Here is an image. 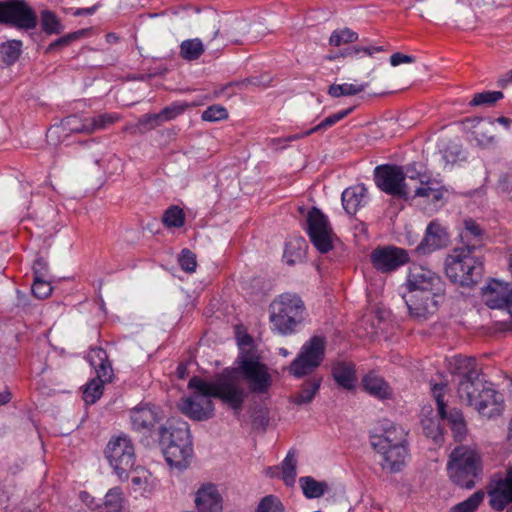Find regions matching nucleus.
<instances>
[{
  "label": "nucleus",
  "instance_id": "nucleus-1",
  "mask_svg": "<svg viewBox=\"0 0 512 512\" xmlns=\"http://www.w3.org/2000/svg\"><path fill=\"white\" fill-rule=\"evenodd\" d=\"M188 387L195 391L191 397L181 399L179 409L184 415L196 421H205L213 417L215 407L212 397L219 399L231 409L237 418L247 398L244 383L235 370L224 369L213 381L194 376L189 380Z\"/></svg>",
  "mask_w": 512,
  "mask_h": 512
},
{
  "label": "nucleus",
  "instance_id": "nucleus-2",
  "mask_svg": "<svg viewBox=\"0 0 512 512\" xmlns=\"http://www.w3.org/2000/svg\"><path fill=\"white\" fill-rule=\"evenodd\" d=\"M406 285L408 293L403 299L413 318L425 320L436 312L438 299L445 293V283L438 274L422 265H412Z\"/></svg>",
  "mask_w": 512,
  "mask_h": 512
},
{
  "label": "nucleus",
  "instance_id": "nucleus-3",
  "mask_svg": "<svg viewBox=\"0 0 512 512\" xmlns=\"http://www.w3.org/2000/svg\"><path fill=\"white\" fill-rule=\"evenodd\" d=\"M159 444L169 466L186 469L193 456L189 425L179 418H170L159 429Z\"/></svg>",
  "mask_w": 512,
  "mask_h": 512
},
{
  "label": "nucleus",
  "instance_id": "nucleus-4",
  "mask_svg": "<svg viewBox=\"0 0 512 512\" xmlns=\"http://www.w3.org/2000/svg\"><path fill=\"white\" fill-rule=\"evenodd\" d=\"M476 245L455 248L445 260V272L451 282L461 286H473L484 273L481 256L476 255Z\"/></svg>",
  "mask_w": 512,
  "mask_h": 512
},
{
  "label": "nucleus",
  "instance_id": "nucleus-5",
  "mask_svg": "<svg viewBox=\"0 0 512 512\" xmlns=\"http://www.w3.org/2000/svg\"><path fill=\"white\" fill-rule=\"evenodd\" d=\"M458 395L467 405L473 406L480 414L487 416L497 412L503 402L502 395L494 389L493 384L483 373L458 383Z\"/></svg>",
  "mask_w": 512,
  "mask_h": 512
},
{
  "label": "nucleus",
  "instance_id": "nucleus-6",
  "mask_svg": "<svg viewBox=\"0 0 512 512\" xmlns=\"http://www.w3.org/2000/svg\"><path fill=\"white\" fill-rule=\"evenodd\" d=\"M270 322L282 335L291 334L305 318L306 308L302 299L292 293L281 294L270 305Z\"/></svg>",
  "mask_w": 512,
  "mask_h": 512
},
{
  "label": "nucleus",
  "instance_id": "nucleus-7",
  "mask_svg": "<svg viewBox=\"0 0 512 512\" xmlns=\"http://www.w3.org/2000/svg\"><path fill=\"white\" fill-rule=\"evenodd\" d=\"M447 470L456 485L471 489L482 471L481 457L468 446H457L450 454Z\"/></svg>",
  "mask_w": 512,
  "mask_h": 512
},
{
  "label": "nucleus",
  "instance_id": "nucleus-8",
  "mask_svg": "<svg viewBox=\"0 0 512 512\" xmlns=\"http://www.w3.org/2000/svg\"><path fill=\"white\" fill-rule=\"evenodd\" d=\"M105 455L118 478L127 480L136 462L132 440L126 435L112 437L105 448Z\"/></svg>",
  "mask_w": 512,
  "mask_h": 512
},
{
  "label": "nucleus",
  "instance_id": "nucleus-9",
  "mask_svg": "<svg viewBox=\"0 0 512 512\" xmlns=\"http://www.w3.org/2000/svg\"><path fill=\"white\" fill-rule=\"evenodd\" d=\"M237 362L238 367L233 370L236 371L239 378V374H242L252 393L265 394L269 391L272 385V377L267 366L260 361L258 356L244 353L238 357Z\"/></svg>",
  "mask_w": 512,
  "mask_h": 512
},
{
  "label": "nucleus",
  "instance_id": "nucleus-10",
  "mask_svg": "<svg viewBox=\"0 0 512 512\" xmlns=\"http://www.w3.org/2000/svg\"><path fill=\"white\" fill-rule=\"evenodd\" d=\"M305 231L318 252L326 254L334 248L337 238L328 217L317 207H312L306 215Z\"/></svg>",
  "mask_w": 512,
  "mask_h": 512
},
{
  "label": "nucleus",
  "instance_id": "nucleus-11",
  "mask_svg": "<svg viewBox=\"0 0 512 512\" xmlns=\"http://www.w3.org/2000/svg\"><path fill=\"white\" fill-rule=\"evenodd\" d=\"M38 17L25 0L0 1V25L29 31L37 27Z\"/></svg>",
  "mask_w": 512,
  "mask_h": 512
},
{
  "label": "nucleus",
  "instance_id": "nucleus-12",
  "mask_svg": "<svg viewBox=\"0 0 512 512\" xmlns=\"http://www.w3.org/2000/svg\"><path fill=\"white\" fill-rule=\"evenodd\" d=\"M376 186L393 198L409 200L411 191L405 183L403 166L384 164L374 169Z\"/></svg>",
  "mask_w": 512,
  "mask_h": 512
},
{
  "label": "nucleus",
  "instance_id": "nucleus-13",
  "mask_svg": "<svg viewBox=\"0 0 512 512\" xmlns=\"http://www.w3.org/2000/svg\"><path fill=\"white\" fill-rule=\"evenodd\" d=\"M325 356V340L320 336H313L301 348L298 356L288 367V371L296 378L312 373L320 366Z\"/></svg>",
  "mask_w": 512,
  "mask_h": 512
},
{
  "label": "nucleus",
  "instance_id": "nucleus-14",
  "mask_svg": "<svg viewBox=\"0 0 512 512\" xmlns=\"http://www.w3.org/2000/svg\"><path fill=\"white\" fill-rule=\"evenodd\" d=\"M445 385L435 384L432 387V393L437 404L438 415L442 420H446L451 429L452 435L457 442H462L467 435V425L462 412L456 408L449 411L446 410V403L444 401Z\"/></svg>",
  "mask_w": 512,
  "mask_h": 512
},
{
  "label": "nucleus",
  "instance_id": "nucleus-15",
  "mask_svg": "<svg viewBox=\"0 0 512 512\" xmlns=\"http://www.w3.org/2000/svg\"><path fill=\"white\" fill-rule=\"evenodd\" d=\"M372 266L381 273H390L410 261L407 250L393 245L378 246L370 254Z\"/></svg>",
  "mask_w": 512,
  "mask_h": 512
},
{
  "label": "nucleus",
  "instance_id": "nucleus-16",
  "mask_svg": "<svg viewBox=\"0 0 512 512\" xmlns=\"http://www.w3.org/2000/svg\"><path fill=\"white\" fill-rule=\"evenodd\" d=\"M487 488L490 506L497 511L504 510L512 503V468L505 474H494Z\"/></svg>",
  "mask_w": 512,
  "mask_h": 512
},
{
  "label": "nucleus",
  "instance_id": "nucleus-17",
  "mask_svg": "<svg viewBox=\"0 0 512 512\" xmlns=\"http://www.w3.org/2000/svg\"><path fill=\"white\" fill-rule=\"evenodd\" d=\"M449 242L448 234L436 221H431L426 228L425 235L421 242L417 245L414 252L419 255H428L438 249L446 247Z\"/></svg>",
  "mask_w": 512,
  "mask_h": 512
},
{
  "label": "nucleus",
  "instance_id": "nucleus-18",
  "mask_svg": "<svg viewBox=\"0 0 512 512\" xmlns=\"http://www.w3.org/2000/svg\"><path fill=\"white\" fill-rule=\"evenodd\" d=\"M485 304L491 309H504L512 314V288L497 280L489 283L484 291Z\"/></svg>",
  "mask_w": 512,
  "mask_h": 512
},
{
  "label": "nucleus",
  "instance_id": "nucleus-19",
  "mask_svg": "<svg viewBox=\"0 0 512 512\" xmlns=\"http://www.w3.org/2000/svg\"><path fill=\"white\" fill-rule=\"evenodd\" d=\"M195 506L197 512H221L222 497L214 484L202 485L196 492Z\"/></svg>",
  "mask_w": 512,
  "mask_h": 512
},
{
  "label": "nucleus",
  "instance_id": "nucleus-20",
  "mask_svg": "<svg viewBox=\"0 0 512 512\" xmlns=\"http://www.w3.org/2000/svg\"><path fill=\"white\" fill-rule=\"evenodd\" d=\"M406 436L407 433L402 427L389 424L382 434L371 436L370 443L374 450H383L385 447L407 444Z\"/></svg>",
  "mask_w": 512,
  "mask_h": 512
},
{
  "label": "nucleus",
  "instance_id": "nucleus-21",
  "mask_svg": "<svg viewBox=\"0 0 512 512\" xmlns=\"http://www.w3.org/2000/svg\"><path fill=\"white\" fill-rule=\"evenodd\" d=\"M353 110H354V107H349L347 109H344V110L336 112L332 115H329L324 120H322L318 125L307 130L306 132L296 133V134H292V135H289L287 137H282V138H274L271 140V145L275 146L282 142L297 141V140L302 139L306 136H309L315 132L326 130V129L332 127L333 125H335L336 123H338L339 121H341L342 119H344L345 117H347L350 113H352Z\"/></svg>",
  "mask_w": 512,
  "mask_h": 512
},
{
  "label": "nucleus",
  "instance_id": "nucleus-22",
  "mask_svg": "<svg viewBox=\"0 0 512 512\" xmlns=\"http://www.w3.org/2000/svg\"><path fill=\"white\" fill-rule=\"evenodd\" d=\"M160 419V410L156 406L144 405L131 411L132 426L139 432L150 431Z\"/></svg>",
  "mask_w": 512,
  "mask_h": 512
},
{
  "label": "nucleus",
  "instance_id": "nucleus-23",
  "mask_svg": "<svg viewBox=\"0 0 512 512\" xmlns=\"http://www.w3.org/2000/svg\"><path fill=\"white\" fill-rule=\"evenodd\" d=\"M381 455V466L384 470L398 472L405 465L408 456L407 444L385 447L383 450H375Z\"/></svg>",
  "mask_w": 512,
  "mask_h": 512
},
{
  "label": "nucleus",
  "instance_id": "nucleus-24",
  "mask_svg": "<svg viewBox=\"0 0 512 512\" xmlns=\"http://www.w3.org/2000/svg\"><path fill=\"white\" fill-rule=\"evenodd\" d=\"M451 373L460 383L462 380H469L482 373L475 357L458 355L451 362Z\"/></svg>",
  "mask_w": 512,
  "mask_h": 512
},
{
  "label": "nucleus",
  "instance_id": "nucleus-25",
  "mask_svg": "<svg viewBox=\"0 0 512 512\" xmlns=\"http://www.w3.org/2000/svg\"><path fill=\"white\" fill-rule=\"evenodd\" d=\"M341 200L344 210L349 215H355L367 204V189L363 184L348 187L342 192Z\"/></svg>",
  "mask_w": 512,
  "mask_h": 512
},
{
  "label": "nucleus",
  "instance_id": "nucleus-26",
  "mask_svg": "<svg viewBox=\"0 0 512 512\" xmlns=\"http://www.w3.org/2000/svg\"><path fill=\"white\" fill-rule=\"evenodd\" d=\"M465 122L471 123L472 134L479 145L486 146L495 142L494 120L473 117L467 118Z\"/></svg>",
  "mask_w": 512,
  "mask_h": 512
},
{
  "label": "nucleus",
  "instance_id": "nucleus-27",
  "mask_svg": "<svg viewBox=\"0 0 512 512\" xmlns=\"http://www.w3.org/2000/svg\"><path fill=\"white\" fill-rule=\"evenodd\" d=\"M332 377L343 389L352 390L356 383L355 365L349 361H335L332 364Z\"/></svg>",
  "mask_w": 512,
  "mask_h": 512
},
{
  "label": "nucleus",
  "instance_id": "nucleus-28",
  "mask_svg": "<svg viewBox=\"0 0 512 512\" xmlns=\"http://www.w3.org/2000/svg\"><path fill=\"white\" fill-rule=\"evenodd\" d=\"M88 360L96 371V378L110 382L113 377V368L108 354L103 348H93L88 354Z\"/></svg>",
  "mask_w": 512,
  "mask_h": 512
},
{
  "label": "nucleus",
  "instance_id": "nucleus-29",
  "mask_svg": "<svg viewBox=\"0 0 512 512\" xmlns=\"http://www.w3.org/2000/svg\"><path fill=\"white\" fill-rule=\"evenodd\" d=\"M308 244L301 236H294L287 239L285 243L283 260L289 265L293 266L304 260Z\"/></svg>",
  "mask_w": 512,
  "mask_h": 512
},
{
  "label": "nucleus",
  "instance_id": "nucleus-30",
  "mask_svg": "<svg viewBox=\"0 0 512 512\" xmlns=\"http://www.w3.org/2000/svg\"><path fill=\"white\" fill-rule=\"evenodd\" d=\"M321 382V376H311L304 381L299 392L290 396L289 401L298 406L311 403L320 389Z\"/></svg>",
  "mask_w": 512,
  "mask_h": 512
},
{
  "label": "nucleus",
  "instance_id": "nucleus-31",
  "mask_svg": "<svg viewBox=\"0 0 512 512\" xmlns=\"http://www.w3.org/2000/svg\"><path fill=\"white\" fill-rule=\"evenodd\" d=\"M362 386L367 393L380 400L389 399L392 395L389 384L374 373H369L363 377Z\"/></svg>",
  "mask_w": 512,
  "mask_h": 512
},
{
  "label": "nucleus",
  "instance_id": "nucleus-32",
  "mask_svg": "<svg viewBox=\"0 0 512 512\" xmlns=\"http://www.w3.org/2000/svg\"><path fill=\"white\" fill-rule=\"evenodd\" d=\"M297 453L290 449L279 465L281 478L287 486H293L296 479Z\"/></svg>",
  "mask_w": 512,
  "mask_h": 512
},
{
  "label": "nucleus",
  "instance_id": "nucleus-33",
  "mask_svg": "<svg viewBox=\"0 0 512 512\" xmlns=\"http://www.w3.org/2000/svg\"><path fill=\"white\" fill-rule=\"evenodd\" d=\"M205 52V47L201 39L193 38L181 42L179 55L186 61H196Z\"/></svg>",
  "mask_w": 512,
  "mask_h": 512
},
{
  "label": "nucleus",
  "instance_id": "nucleus-34",
  "mask_svg": "<svg viewBox=\"0 0 512 512\" xmlns=\"http://www.w3.org/2000/svg\"><path fill=\"white\" fill-rule=\"evenodd\" d=\"M303 494L308 499L319 498L328 490V484L324 481H317L311 476L301 477L299 479Z\"/></svg>",
  "mask_w": 512,
  "mask_h": 512
},
{
  "label": "nucleus",
  "instance_id": "nucleus-35",
  "mask_svg": "<svg viewBox=\"0 0 512 512\" xmlns=\"http://www.w3.org/2000/svg\"><path fill=\"white\" fill-rule=\"evenodd\" d=\"M460 237L465 245L475 244L477 249L482 244L483 230L473 219H465Z\"/></svg>",
  "mask_w": 512,
  "mask_h": 512
},
{
  "label": "nucleus",
  "instance_id": "nucleus-36",
  "mask_svg": "<svg viewBox=\"0 0 512 512\" xmlns=\"http://www.w3.org/2000/svg\"><path fill=\"white\" fill-rule=\"evenodd\" d=\"M246 27L247 25L243 21L235 20L230 24H225L222 29L217 28L213 32V39L220 36L231 42L239 43L237 36L245 34Z\"/></svg>",
  "mask_w": 512,
  "mask_h": 512
},
{
  "label": "nucleus",
  "instance_id": "nucleus-37",
  "mask_svg": "<svg viewBox=\"0 0 512 512\" xmlns=\"http://www.w3.org/2000/svg\"><path fill=\"white\" fill-rule=\"evenodd\" d=\"M63 131L68 133L91 134L88 118H80L76 115H70L61 120L60 124Z\"/></svg>",
  "mask_w": 512,
  "mask_h": 512
},
{
  "label": "nucleus",
  "instance_id": "nucleus-38",
  "mask_svg": "<svg viewBox=\"0 0 512 512\" xmlns=\"http://www.w3.org/2000/svg\"><path fill=\"white\" fill-rule=\"evenodd\" d=\"M22 52V41L9 40L0 45V59L6 65H13Z\"/></svg>",
  "mask_w": 512,
  "mask_h": 512
},
{
  "label": "nucleus",
  "instance_id": "nucleus-39",
  "mask_svg": "<svg viewBox=\"0 0 512 512\" xmlns=\"http://www.w3.org/2000/svg\"><path fill=\"white\" fill-rule=\"evenodd\" d=\"M40 24L46 34H60L64 30L59 18L50 10H43L40 13Z\"/></svg>",
  "mask_w": 512,
  "mask_h": 512
},
{
  "label": "nucleus",
  "instance_id": "nucleus-40",
  "mask_svg": "<svg viewBox=\"0 0 512 512\" xmlns=\"http://www.w3.org/2000/svg\"><path fill=\"white\" fill-rule=\"evenodd\" d=\"M162 222L167 228H180L185 223L184 211L180 207L173 205L163 213Z\"/></svg>",
  "mask_w": 512,
  "mask_h": 512
},
{
  "label": "nucleus",
  "instance_id": "nucleus-41",
  "mask_svg": "<svg viewBox=\"0 0 512 512\" xmlns=\"http://www.w3.org/2000/svg\"><path fill=\"white\" fill-rule=\"evenodd\" d=\"M104 383L107 381L95 377L85 385L83 399L87 404H94L102 396Z\"/></svg>",
  "mask_w": 512,
  "mask_h": 512
},
{
  "label": "nucleus",
  "instance_id": "nucleus-42",
  "mask_svg": "<svg viewBox=\"0 0 512 512\" xmlns=\"http://www.w3.org/2000/svg\"><path fill=\"white\" fill-rule=\"evenodd\" d=\"M484 496L482 490L476 491L466 500L452 506L450 512H475L483 502Z\"/></svg>",
  "mask_w": 512,
  "mask_h": 512
},
{
  "label": "nucleus",
  "instance_id": "nucleus-43",
  "mask_svg": "<svg viewBox=\"0 0 512 512\" xmlns=\"http://www.w3.org/2000/svg\"><path fill=\"white\" fill-rule=\"evenodd\" d=\"M368 86V83H363L360 85L355 84H332L329 87L328 93L332 97H340V96H352L359 94L360 92L364 91L365 88Z\"/></svg>",
  "mask_w": 512,
  "mask_h": 512
},
{
  "label": "nucleus",
  "instance_id": "nucleus-44",
  "mask_svg": "<svg viewBox=\"0 0 512 512\" xmlns=\"http://www.w3.org/2000/svg\"><path fill=\"white\" fill-rule=\"evenodd\" d=\"M123 502L124 498L121 488L114 487L106 493L103 505L105 509H109L110 512H121Z\"/></svg>",
  "mask_w": 512,
  "mask_h": 512
},
{
  "label": "nucleus",
  "instance_id": "nucleus-45",
  "mask_svg": "<svg viewBox=\"0 0 512 512\" xmlns=\"http://www.w3.org/2000/svg\"><path fill=\"white\" fill-rule=\"evenodd\" d=\"M358 40V34L350 28L334 30L329 38L330 45L340 46L342 44L354 43Z\"/></svg>",
  "mask_w": 512,
  "mask_h": 512
},
{
  "label": "nucleus",
  "instance_id": "nucleus-46",
  "mask_svg": "<svg viewBox=\"0 0 512 512\" xmlns=\"http://www.w3.org/2000/svg\"><path fill=\"white\" fill-rule=\"evenodd\" d=\"M503 97L504 95L501 91H484L476 93L469 102V105L472 107L481 105L492 106Z\"/></svg>",
  "mask_w": 512,
  "mask_h": 512
},
{
  "label": "nucleus",
  "instance_id": "nucleus-47",
  "mask_svg": "<svg viewBox=\"0 0 512 512\" xmlns=\"http://www.w3.org/2000/svg\"><path fill=\"white\" fill-rule=\"evenodd\" d=\"M421 426L424 434L433 439L435 443L442 441V431L438 420L433 418H422Z\"/></svg>",
  "mask_w": 512,
  "mask_h": 512
},
{
  "label": "nucleus",
  "instance_id": "nucleus-48",
  "mask_svg": "<svg viewBox=\"0 0 512 512\" xmlns=\"http://www.w3.org/2000/svg\"><path fill=\"white\" fill-rule=\"evenodd\" d=\"M83 34V31L68 33L50 43L49 46L46 48L45 53L56 52L65 47H68L72 42L79 39Z\"/></svg>",
  "mask_w": 512,
  "mask_h": 512
},
{
  "label": "nucleus",
  "instance_id": "nucleus-49",
  "mask_svg": "<svg viewBox=\"0 0 512 512\" xmlns=\"http://www.w3.org/2000/svg\"><path fill=\"white\" fill-rule=\"evenodd\" d=\"M255 512H285V508L277 496L268 495L261 499Z\"/></svg>",
  "mask_w": 512,
  "mask_h": 512
},
{
  "label": "nucleus",
  "instance_id": "nucleus-50",
  "mask_svg": "<svg viewBox=\"0 0 512 512\" xmlns=\"http://www.w3.org/2000/svg\"><path fill=\"white\" fill-rule=\"evenodd\" d=\"M89 125L91 129V134L107 128L109 125L113 124L118 120V116L111 113L100 114L94 117H90Z\"/></svg>",
  "mask_w": 512,
  "mask_h": 512
},
{
  "label": "nucleus",
  "instance_id": "nucleus-51",
  "mask_svg": "<svg viewBox=\"0 0 512 512\" xmlns=\"http://www.w3.org/2000/svg\"><path fill=\"white\" fill-rule=\"evenodd\" d=\"M163 123L160 113H148L138 119L137 128L141 133L153 130Z\"/></svg>",
  "mask_w": 512,
  "mask_h": 512
},
{
  "label": "nucleus",
  "instance_id": "nucleus-52",
  "mask_svg": "<svg viewBox=\"0 0 512 512\" xmlns=\"http://www.w3.org/2000/svg\"><path fill=\"white\" fill-rule=\"evenodd\" d=\"M383 46H362V45H353L348 47L342 53L343 57H357L360 53H363L369 57H372L375 53L383 52Z\"/></svg>",
  "mask_w": 512,
  "mask_h": 512
},
{
  "label": "nucleus",
  "instance_id": "nucleus-53",
  "mask_svg": "<svg viewBox=\"0 0 512 512\" xmlns=\"http://www.w3.org/2000/svg\"><path fill=\"white\" fill-rule=\"evenodd\" d=\"M31 291L35 298L45 299L52 293V286L45 280V277H34Z\"/></svg>",
  "mask_w": 512,
  "mask_h": 512
},
{
  "label": "nucleus",
  "instance_id": "nucleus-54",
  "mask_svg": "<svg viewBox=\"0 0 512 512\" xmlns=\"http://www.w3.org/2000/svg\"><path fill=\"white\" fill-rule=\"evenodd\" d=\"M188 107L189 104L186 102H173L169 106L163 108L159 113L163 122L170 121L181 115Z\"/></svg>",
  "mask_w": 512,
  "mask_h": 512
},
{
  "label": "nucleus",
  "instance_id": "nucleus-55",
  "mask_svg": "<svg viewBox=\"0 0 512 512\" xmlns=\"http://www.w3.org/2000/svg\"><path fill=\"white\" fill-rule=\"evenodd\" d=\"M403 168L405 178L408 177L411 180H419L421 184L429 183V176L422 171V166L419 163L413 162Z\"/></svg>",
  "mask_w": 512,
  "mask_h": 512
},
{
  "label": "nucleus",
  "instance_id": "nucleus-56",
  "mask_svg": "<svg viewBox=\"0 0 512 512\" xmlns=\"http://www.w3.org/2000/svg\"><path fill=\"white\" fill-rule=\"evenodd\" d=\"M228 118V111L221 105H212L202 113V119L208 122L221 121Z\"/></svg>",
  "mask_w": 512,
  "mask_h": 512
},
{
  "label": "nucleus",
  "instance_id": "nucleus-57",
  "mask_svg": "<svg viewBox=\"0 0 512 512\" xmlns=\"http://www.w3.org/2000/svg\"><path fill=\"white\" fill-rule=\"evenodd\" d=\"M179 265L182 270L187 273H192L196 270L197 261L196 255L189 249H183L178 258Z\"/></svg>",
  "mask_w": 512,
  "mask_h": 512
},
{
  "label": "nucleus",
  "instance_id": "nucleus-58",
  "mask_svg": "<svg viewBox=\"0 0 512 512\" xmlns=\"http://www.w3.org/2000/svg\"><path fill=\"white\" fill-rule=\"evenodd\" d=\"M269 424V412L266 409H258L252 416V426L254 429L265 431Z\"/></svg>",
  "mask_w": 512,
  "mask_h": 512
},
{
  "label": "nucleus",
  "instance_id": "nucleus-59",
  "mask_svg": "<svg viewBox=\"0 0 512 512\" xmlns=\"http://www.w3.org/2000/svg\"><path fill=\"white\" fill-rule=\"evenodd\" d=\"M48 269V264L44 258L38 257L33 264L34 277H45Z\"/></svg>",
  "mask_w": 512,
  "mask_h": 512
},
{
  "label": "nucleus",
  "instance_id": "nucleus-60",
  "mask_svg": "<svg viewBox=\"0 0 512 512\" xmlns=\"http://www.w3.org/2000/svg\"><path fill=\"white\" fill-rule=\"evenodd\" d=\"M437 188L431 187L430 182L428 184H421L420 187L416 188L414 194H411L410 199H414L416 197H425L430 199L431 195L436 192Z\"/></svg>",
  "mask_w": 512,
  "mask_h": 512
},
{
  "label": "nucleus",
  "instance_id": "nucleus-61",
  "mask_svg": "<svg viewBox=\"0 0 512 512\" xmlns=\"http://www.w3.org/2000/svg\"><path fill=\"white\" fill-rule=\"evenodd\" d=\"M16 306L19 308H22L24 310H29V308L31 306L30 297L26 293H24L20 290H17L16 291Z\"/></svg>",
  "mask_w": 512,
  "mask_h": 512
},
{
  "label": "nucleus",
  "instance_id": "nucleus-62",
  "mask_svg": "<svg viewBox=\"0 0 512 512\" xmlns=\"http://www.w3.org/2000/svg\"><path fill=\"white\" fill-rule=\"evenodd\" d=\"M412 62H414V58L412 56L405 55V54H402L399 52L394 53L390 57V63L392 66H398L402 63H412Z\"/></svg>",
  "mask_w": 512,
  "mask_h": 512
},
{
  "label": "nucleus",
  "instance_id": "nucleus-63",
  "mask_svg": "<svg viewBox=\"0 0 512 512\" xmlns=\"http://www.w3.org/2000/svg\"><path fill=\"white\" fill-rule=\"evenodd\" d=\"M498 86L501 88L507 87L509 84L512 83V69L504 73L500 76L498 79Z\"/></svg>",
  "mask_w": 512,
  "mask_h": 512
},
{
  "label": "nucleus",
  "instance_id": "nucleus-64",
  "mask_svg": "<svg viewBox=\"0 0 512 512\" xmlns=\"http://www.w3.org/2000/svg\"><path fill=\"white\" fill-rule=\"evenodd\" d=\"M100 4L97 3L91 7L87 8H78L75 12V16H84V15H92L96 12V10L99 8Z\"/></svg>",
  "mask_w": 512,
  "mask_h": 512
}]
</instances>
